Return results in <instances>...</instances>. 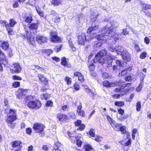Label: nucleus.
<instances>
[{
    "instance_id": "nucleus-55",
    "label": "nucleus",
    "mask_w": 151,
    "mask_h": 151,
    "mask_svg": "<svg viewBox=\"0 0 151 151\" xmlns=\"http://www.w3.org/2000/svg\"><path fill=\"white\" fill-rule=\"evenodd\" d=\"M104 35L102 34H99L96 36V38L99 40H104Z\"/></svg>"
},
{
    "instance_id": "nucleus-2",
    "label": "nucleus",
    "mask_w": 151,
    "mask_h": 151,
    "mask_svg": "<svg viewBox=\"0 0 151 151\" xmlns=\"http://www.w3.org/2000/svg\"><path fill=\"white\" fill-rule=\"evenodd\" d=\"M7 114L9 115L6 118V122L10 128L14 129L16 124L14 122L17 119V111L15 109H10Z\"/></svg>"
},
{
    "instance_id": "nucleus-57",
    "label": "nucleus",
    "mask_w": 151,
    "mask_h": 151,
    "mask_svg": "<svg viewBox=\"0 0 151 151\" xmlns=\"http://www.w3.org/2000/svg\"><path fill=\"white\" fill-rule=\"evenodd\" d=\"M102 138L103 137H102L97 135L96 138H95V140L98 142H100L101 141Z\"/></svg>"
},
{
    "instance_id": "nucleus-23",
    "label": "nucleus",
    "mask_w": 151,
    "mask_h": 151,
    "mask_svg": "<svg viewBox=\"0 0 151 151\" xmlns=\"http://www.w3.org/2000/svg\"><path fill=\"white\" fill-rule=\"evenodd\" d=\"M24 21L29 24L31 23L33 21V17L32 15L29 16H24L23 17Z\"/></svg>"
},
{
    "instance_id": "nucleus-32",
    "label": "nucleus",
    "mask_w": 151,
    "mask_h": 151,
    "mask_svg": "<svg viewBox=\"0 0 151 151\" xmlns=\"http://www.w3.org/2000/svg\"><path fill=\"white\" fill-rule=\"evenodd\" d=\"M113 32V29L110 28H109L106 30L104 33V35L106 36H110L111 35L110 34H112Z\"/></svg>"
},
{
    "instance_id": "nucleus-41",
    "label": "nucleus",
    "mask_w": 151,
    "mask_h": 151,
    "mask_svg": "<svg viewBox=\"0 0 151 151\" xmlns=\"http://www.w3.org/2000/svg\"><path fill=\"white\" fill-rule=\"evenodd\" d=\"M46 107H52L53 106V102L51 100L47 101L45 104Z\"/></svg>"
},
{
    "instance_id": "nucleus-21",
    "label": "nucleus",
    "mask_w": 151,
    "mask_h": 151,
    "mask_svg": "<svg viewBox=\"0 0 151 151\" xmlns=\"http://www.w3.org/2000/svg\"><path fill=\"white\" fill-rule=\"evenodd\" d=\"M42 55L44 56L49 57L52 53L53 50L50 49L42 50Z\"/></svg>"
},
{
    "instance_id": "nucleus-26",
    "label": "nucleus",
    "mask_w": 151,
    "mask_h": 151,
    "mask_svg": "<svg viewBox=\"0 0 151 151\" xmlns=\"http://www.w3.org/2000/svg\"><path fill=\"white\" fill-rule=\"evenodd\" d=\"M1 47L4 50H7L9 48V45L7 41H4L1 44Z\"/></svg>"
},
{
    "instance_id": "nucleus-4",
    "label": "nucleus",
    "mask_w": 151,
    "mask_h": 151,
    "mask_svg": "<svg viewBox=\"0 0 151 151\" xmlns=\"http://www.w3.org/2000/svg\"><path fill=\"white\" fill-rule=\"evenodd\" d=\"M32 128L36 133H38L40 137H43L45 135V126L40 122H36L33 125Z\"/></svg>"
},
{
    "instance_id": "nucleus-13",
    "label": "nucleus",
    "mask_w": 151,
    "mask_h": 151,
    "mask_svg": "<svg viewBox=\"0 0 151 151\" xmlns=\"http://www.w3.org/2000/svg\"><path fill=\"white\" fill-rule=\"evenodd\" d=\"M50 35L51 37V41L53 43L61 42V40L60 37H58L57 32H55L51 31Z\"/></svg>"
},
{
    "instance_id": "nucleus-52",
    "label": "nucleus",
    "mask_w": 151,
    "mask_h": 151,
    "mask_svg": "<svg viewBox=\"0 0 151 151\" xmlns=\"http://www.w3.org/2000/svg\"><path fill=\"white\" fill-rule=\"evenodd\" d=\"M94 27L93 26H91L89 27L87 29L86 33H92L94 31Z\"/></svg>"
},
{
    "instance_id": "nucleus-39",
    "label": "nucleus",
    "mask_w": 151,
    "mask_h": 151,
    "mask_svg": "<svg viewBox=\"0 0 151 151\" xmlns=\"http://www.w3.org/2000/svg\"><path fill=\"white\" fill-rule=\"evenodd\" d=\"M64 80L68 85H70L72 83V79L68 76H65L64 78Z\"/></svg>"
},
{
    "instance_id": "nucleus-48",
    "label": "nucleus",
    "mask_w": 151,
    "mask_h": 151,
    "mask_svg": "<svg viewBox=\"0 0 151 151\" xmlns=\"http://www.w3.org/2000/svg\"><path fill=\"white\" fill-rule=\"evenodd\" d=\"M32 132V129L30 127H27L26 129L25 132L28 135H31Z\"/></svg>"
},
{
    "instance_id": "nucleus-15",
    "label": "nucleus",
    "mask_w": 151,
    "mask_h": 151,
    "mask_svg": "<svg viewBox=\"0 0 151 151\" xmlns=\"http://www.w3.org/2000/svg\"><path fill=\"white\" fill-rule=\"evenodd\" d=\"M0 62H1L5 66L7 65H8V61L6 57L4 52L0 49Z\"/></svg>"
},
{
    "instance_id": "nucleus-54",
    "label": "nucleus",
    "mask_w": 151,
    "mask_h": 151,
    "mask_svg": "<svg viewBox=\"0 0 151 151\" xmlns=\"http://www.w3.org/2000/svg\"><path fill=\"white\" fill-rule=\"evenodd\" d=\"M111 125L114 129H116L119 128L120 127L121 125L119 124H116L115 123H114L113 122L111 124Z\"/></svg>"
},
{
    "instance_id": "nucleus-43",
    "label": "nucleus",
    "mask_w": 151,
    "mask_h": 151,
    "mask_svg": "<svg viewBox=\"0 0 151 151\" xmlns=\"http://www.w3.org/2000/svg\"><path fill=\"white\" fill-rule=\"evenodd\" d=\"M7 54L9 57L11 58L13 56V49L11 48H9L7 50Z\"/></svg>"
},
{
    "instance_id": "nucleus-22",
    "label": "nucleus",
    "mask_w": 151,
    "mask_h": 151,
    "mask_svg": "<svg viewBox=\"0 0 151 151\" xmlns=\"http://www.w3.org/2000/svg\"><path fill=\"white\" fill-rule=\"evenodd\" d=\"M22 143V142L19 140H14L11 142V145L13 148L17 147H21V144Z\"/></svg>"
},
{
    "instance_id": "nucleus-37",
    "label": "nucleus",
    "mask_w": 151,
    "mask_h": 151,
    "mask_svg": "<svg viewBox=\"0 0 151 151\" xmlns=\"http://www.w3.org/2000/svg\"><path fill=\"white\" fill-rule=\"evenodd\" d=\"M119 130L121 132V134H126L127 133L126 127L125 126L120 127Z\"/></svg>"
},
{
    "instance_id": "nucleus-18",
    "label": "nucleus",
    "mask_w": 151,
    "mask_h": 151,
    "mask_svg": "<svg viewBox=\"0 0 151 151\" xmlns=\"http://www.w3.org/2000/svg\"><path fill=\"white\" fill-rule=\"evenodd\" d=\"M37 77L39 81L41 83H44L45 85H47L48 82V80L43 74H38Z\"/></svg>"
},
{
    "instance_id": "nucleus-16",
    "label": "nucleus",
    "mask_w": 151,
    "mask_h": 151,
    "mask_svg": "<svg viewBox=\"0 0 151 151\" xmlns=\"http://www.w3.org/2000/svg\"><path fill=\"white\" fill-rule=\"evenodd\" d=\"M81 121L80 119H78L74 122L75 126L78 127L76 129L77 130L82 131L85 128V125L84 124H81Z\"/></svg>"
},
{
    "instance_id": "nucleus-10",
    "label": "nucleus",
    "mask_w": 151,
    "mask_h": 151,
    "mask_svg": "<svg viewBox=\"0 0 151 151\" xmlns=\"http://www.w3.org/2000/svg\"><path fill=\"white\" fill-rule=\"evenodd\" d=\"M77 43L79 45L84 46L85 42L87 41L85 33H81L77 36Z\"/></svg>"
},
{
    "instance_id": "nucleus-7",
    "label": "nucleus",
    "mask_w": 151,
    "mask_h": 151,
    "mask_svg": "<svg viewBox=\"0 0 151 151\" xmlns=\"http://www.w3.org/2000/svg\"><path fill=\"white\" fill-rule=\"evenodd\" d=\"M93 56V54H90L88 57V67L90 74L92 76H93V71L94 70V58L91 60Z\"/></svg>"
},
{
    "instance_id": "nucleus-8",
    "label": "nucleus",
    "mask_w": 151,
    "mask_h": 151,
    "mask_svg": "<svg viewBox=\"0 0 151 151\" xmlns=\"http://www.w3.org/2000/svg\"><path fill=\"white\" fill-rule=\"evenodd\" d=\"M78 101L75 102L73 104L74 106H77L76 109V112L78 114V115L81 116V117H84L85 116V114L84 111L82 109V104L79 101V104Z\"/></svg>"
},
{
    "instance_id": "nucleus-33",
    "label": "nucleus",
    "mask_w": 151,
    "mask_h": 151,
    "mask_svg": "<svg viewBox=\"0 0 151 151\" xmlns=\"http://www.w3.org/2000/svg\"><path fill=\"white\" fill-rule=\"evenodd\" d=\"M87 35V38H86L87 41H89L93 39L94 37V33H88Z\"/></svg>"
},
{
    "instance_id": "nucleus-62",
    "label": "nucleus",
    "mask_w": 151,
    "mask_h": 151,
    "mask_svg": "<svg viewBox=\"0 0 151 151\" xmlns=\"http://www.w3.org/2000/svg\"><path fill=\"white\" fill-rule=\"evenodd\" d=\"M69 45L71 48V49L73 51H74L76 50V48L75 47L73 44L72 42L71 41H69Z\"/></svg>"
},
{
    "instance_id": "nucleus-53",
    "label": "nucleus",
    "mask_w": 151,
    "mask_h": 151,
    "mask_svg": "<svg viewBox=\"0 0 151 151\" xmlns=\"http://www.w3.org/2000/svg\"><path fill=\"white\" fill-rule=\"evenodd\" d=\"M123 95H124L121 94H115L111 95V96L114 99H118Z\"/></svg>"
},
{
    "instance_id": "nucleus-14",
    "label": "nucleus",
    "mask_w": 151,
    "mask_h": 151,
    "mask_svg": "<svg viewBox=\"0 0 151 151\" xmlns=\"http://www.w3.org/2000/svg\"><path fill=\"white\" fill-rule=\"evenodd\" d=\"M142 11L143 12L145 15L151 18L150 12L149 10L151 9V6L148 4H145L141 8Z\"/></svg>"
},
{
    "instance_id": "nucleus-58",
    "label": "nucleus",
    "mask_w": 151,
    "mask_h": 151,
    "mask_svg": "<svg viewBox=\"0 0 151 151\" xmlns=\"http://www.w3.org/2000/svg\"><path fill=\"white\" fill-rule=\"evenodd\" d=\"M7 24L6 21L0 20V24L3 27L5 26L6 28Z\"/></svg>"
},
{
    "instance_id": "nucleus-63",
    "label": "nucleus",
    "mask_w": 151,
    "mask_h": 151,
    "mask_svg": "<svg viewBox=\"0 0 151 151\" xmlns=\"http://www.w3.org/2000/svg\"><path fill=\"white\" fill-rule=\"evenodd\" d=\"M124 111L121 108L118 109V113L120 115H122L124 113Z\"/></svg>"
},
{
    "instance_id": "nucleus-38",
    "label": "nucleus",
    "mask_w": 151,
    "mask_h": 151,
    "mask_svg": "<svg viewBox=\"0 0 151 151\" xmlns=\"http://www.w3.org/2000/svg\"><path fill=\"white\" fill-rule=\"evenodd\" d=\"M114 105L119 107H122L124 105L123 101H116L114 102Z\"/></svg>"
},
{
    "instance_id": "nucleus-46",
    "label": "nucleus",
    "mask_w": 151,
    "mask_h": 151,
    "mask_svg": "<svg viewBox=\"0 0 151 151\" xmlns=\"http://www.w3.org/2000/svg\"><path fill=\"white\" fill-rule=\"evenodd\" d=\"M141 108V103L140 101H137L136 104V110L137 111H140Z\"/></svg>"
},
{
    "instance_id": "nucleus-60",
    "label": "nucleus",
    "mask_w": 151,
    "mask_h": 151,
    "mask_svg": "<svg viewBox=\"0 0 151 151\" xmlns=\"http://www.w3.org/2000/svg\"><path fill=\"white\" fill-rule=\"evenodd\" d=\"M144 42L146 44H149L150 42L149 38L147 37H145L144 38Z\"/></svg>"
},
{
    "instance_id": "nucleus-9",
    "label": "nucleus",
    "mask_w": 151,
    "mask_h": 151,
    "mask_svg": "<svg viewBox=\"0 0 151 151\" xmlns=\"http://www.w3.org/2000/svg\"><path fill=\"white\" fill-rule=\"evenodd\" d=\"M9 69L12 74L18 73H20L22 68L19 63H14L10 67Z\"/></svg>"
},
{
    "instance_id": "nucleus-12",
    "label": "nucleus",
    "mask_w": 151,
    "mask_h": 151,
    "mask_svg": "<svg viewBox=\"0 0 151 151\" xmlns=\"http://www.w3.org/2000/svg\"><path fill=\"white\" fill-rule=\"evenodd\" d=\"M123 82L120 83V82H115V83L116 84V86H119L120 87V88H116L114 90V91L116 93H119L120 92H122V89H123L124 88L127 87H129L131 85V83H128L126 84H122Z\"/></svg>"
},
{
    "instance_id": "nucleus-17",
    "label": "nucleus",
    "mask_w": 151,
    "mask_h": 151,
    "mask_svg": "<svg viewBox=\"0 0 151 151\" xmlns=\"http://www.w3.org/2000/svg\"><path fill=\"white\" fill-rule=\"evenodd\" d=\"M73 76L74 77H77L78 80L81 83H82L84 81V76L80 72L76 71L74 72Z\"/></svg>"
},
{
    "instance_id": "nucleus-24",
    "label": "nucleus",
    "mask_w": 151,
    "mask_h": 151,
    "mask_svg": "<svg viewBox=\"0 0 151 151\" xmlns=\"http://www.w3.org/2000/svg\"><path fill=\"white\" fill-rule=\"evenodd\" d=\"M52 20L55 23H59L60 22V17L57 13H55L54 14L52 15Z\"/></svg>"
},
{
    "instance_id": "nucleus-28",
    "label": "nucleus",
    "mask_w": 151,
    "mask_h": 151,
    "mask_svg": "<svg viewBox=\"0 0 151 151\" xmlns=\"http://www.w3.org/2000/svg\"><path fill=\"white\" fill-rule=\"evenodd\" d=\"M50 97V95L47 93H43L40 94V99L41 100H47Z\"/></svg>"
},
{
    "instance_id": "nucleus-1",
    "label": "nucleus",
    "mask_w": 151,
    "mask_h": 151,
    "mask_svg": "<svg viewBox=\"0 0 151 151\" xmlns=\"http://www.w3.org/2000/svg\"><path fill=\"white\" fill-rule=\"evenodd\" d=\"M106 50L104 49L100 50L95 55L97 61L101 63L102 65L105 64L107 67L111 66L113 59L111 55H107L106 58H104L107 54Z\"/></svg>"
},
{
    "instance_id": "nucleus-27",
    "label": "nucleus",
    "mask_w": 151,
    "mask_h": 151,
    "mask_svg": "<svg viewBox=\"0 0 151 151\" xmlns=\"http://www.w3.org/2000/svg\"><path fill=\"white\" fill-rule=\"evenodd\" d=\"M62 0H51L50 3L54 7L58 6L62 4Z\"/></svg>"
},
{
    "instance_id": "nucleus-20",
    "label": "nucleus",
    "mask_w": 151,
    "mask_h": 151,
    "mask_svg": "<svg viewBox=\"0 0 151 151\" xmlns=\"http://www.w3.org/2000/svg\"><path fill=\"white\" fill-rule=\"evenodd\" d=\"M30 24L28 26L29 29L34 30H37L38 29L40 24L39 22H33Z\"/></svg>"
},
{
    "instance_id": "nucleus-19",
    "label": "nucleus",
    "mask_w": 151,
    "mask_h": 151,
    "mask_svg": "<svg viewBox=\"0 0 151 151\" xmlns=\"http://www.w3.org/2000/svg\"><path fill=\"white\" fill-rule=\"evenodd\" d=\"M36 40L37 42L40 43L46 42L48 40L46 37L39 35H37L36 36Z\"/></svg>"
},
{
    "instance_id": "nucleus-64",
    "label": "nucleus",
    "mask_w": 151,
    "mask_h": 151,
    "mask_svg": "<svg viewBox=\"0 0 151 151\" xmlns=\"http://www.w3.org/2000/svg\"><path fill=\"white\" fill-rule=\"evenodd\" d=\"M106 118L109 123L110 124H111L113 122L112 119L108 115L106 116Z\"/></svg>"
},
{
    "instance_id": "nucleus-31",
    "label": "nucleus",
    "mask_w": 151,
    "mask_h": 151,
    "mask_svg": "<svg viewBox=\"0 0 151 151\" xmlns=\"http://www.w3.org/2000/svg\"><path fill=\"white\" fill-rule=\"evenodd\" d=\"M61 64L64 66L68 67V64L66 60V58L65 57H63L61 58Z\"/></svg>"
},
{
    "instance_id": "nucleus-6",
    "label": "nucleus",
    "mask_w": 151,
    "mask_h": 151,
    "mask_svg": "<svg viewBox=\"0 0 151 151\" xmlns=\"http://www.w3.org/2000/svg\"><path fill=\"white\" fill-rule=\"evenodd\" d=\"M17 23V21L14 19H11L9 20V23H7L6 26V29L9 35H12L14 34L12 28Z\"/></svg>"
},
{
    "instance_id": "nucleus-11",
    "label": "nucleus",
    "mask_w": 151,
    "mask_h": 151,
    "mask_svg": "<svg viewBox=\"0 0 151 151\" xmlns=\"http://www.w3.org/2000/svg\"><path fill=\"white\" fill-rule=\"evenodd\" d=\"M56 118L61 123L67 122L69 120V118L67 115L61 112L58 113L56 114Z\"/></svg>"
},
{
    "instance_id": "nucleus-42",
    "label": "nucleus",
    "mask_w": 151,
    "mask_h": 151,
    "mask_svg": "<svg viewBox=\"0 0 151 151\" xmlns=\"http://www.w3.org/2000/svg\"><path fill=\"white\" fill-rule=\"evenodd\" d=\"M84 91L90 95L91 96L92 94V96L93 97L94 96V93L93 92L91 91V90L90 89L88 88L87 87L84 88Z\"/></svg>"
},
{
    "instance_id": "nucleus-34",
    "label": "nucleus",
    "mask_w": 151,
    "mask_h": 151,
    "mask_svg": "<svg viewBox=\"0 0 151 151\" xmlns=\"http://www.w3.org/2000/svg\"><path fill=\"white\" fill-rule=\"evenodd\" d=\"M94 130L93 129H91L89 131L86 132V133L89 137H94Z\"/></svg>"
},
{
    "instance_id": "nucleus-51",
    "label": "nucleus",
    "mask_w": 151,
    "mask_h": 151,
    "mask_svg": "<svg viewBox=\"0 0 151 151\" xmlns=\"http://www.w3.org/2000/svg\"><path fill=\"white\" fill-rule=\"evenodd\" d=\"M12 79L14 80L20 81L22 80V78L20 76L15 75L12 76Z\"/></svg>"
},
{
    "instance_id": "nucleus-45",
    "label": "nucleus",
    "mask_w": 151,
    "mask_h": 151,
    "mask_svg": "<svg viewBox=\"0 0 151 151\" xmlns=\"http://www.w3.org/2000/svg\"><path fill=\"white\" fill-rule=\"evenodd\" d=\"M83 148L85 151H90L92 149L91 146L88 144L84 145Z\"/></svg>"
},
{
    "instance_id": "nucleus-40",
    "label": "nucleus",
    "mask_w": 151,
    "mask_h": 151,
    "mask_svg": "<svg viewBox=\"0 0 151 151\" xmlns=\"http://www.w3.org/2000/svg\"><path fill=\"white\" fill-rule=\"evenodd\" d=\"M73 87L76 91H78L80 89V86L78 82H74L73 85Z\"/></svg>"
},
{
    "instance_id": "nucleus-50",
    "label": "nucleus",
    "mask_w": 151,
    "mask_h": 151,
    "mask_svg": "<svg viewBox=\"0 0 151 151\" xmlns=\"http://www.w3.org/2000/svg\"><path fill=\"white\" fill-rule=\"evenodd\" d=\"M62 47V44L60 45L59 46H56L54 48V50L56 52H58L61 50Z\"/></svg>"
},
{
    "instance_id": "nucleus-44",
    "label": "nucleus",
    "mask_w": 151,
    "mask_h": 151,
    "mask_svg": "<svg viewBox=\"0 0 151 151\" xmlns=\"http://www.w3.org/2000/svg\"><path fill=\"white\" fill-rule=\"evenodd\" d=\"M20 83L19 81H14L12 83V86L14 88H17L20 86Z\"/></svg>"
},
{
    "instance_id": "nucleus-5",
    "label": "nucleus",
    "mask_w": 151,
    "mask_h": 151,
    "mask_svg": "<svg viewBox=\"0 0 151 151\" xmlns=\"http://www.w3.org/2000/svg\"><path fill=\"white\" fill-rule=\"evenodd\" d=\"M42 104L41 101L37 99L29 101L27 104V107L32 109L37 110L39 109L41 106Z\"/></svg>"
},
{
    "instance_id": "nucleus-59",
    "label": "nucleus",
    "mask_w": 151,
    "mask_h": 151,
    "mask_svg": "<svg viewBox=\"0 0 151 151\" xmlns=\"http://www.w3.org/2000/svg\"><path fill=\"white\" fill-rule=\"evenodd\" d=\"M18 2L17 1H14L13 4V7L14 8H17L19 6V5L18 4Z\"/></svg>"
},
{
    "instance_id": "nucleus-3",
    "label": "nucleus",
    "mask_w": 151,
    "mask_h": 151,
    "mask_svg": "<svg viewBox=\"0 0 151 151\" xmlns=\"http://www.w3.org/2000/svg\"><path fill=\"white\" fill-rule=\"evenodd\" d=\"M76 131L71 132L68 131L67 133L68 136V139L69 141L73 144H76L78 147H81L83 144V142L81 139L83 138L82 135L80 134H78V135H75Z\"/></svg>"
},
{
    "instance_id": "nucleus-36",
    "label": "nucleus",
    "mask_w": 151,
    "mask_h": 151,
    "mask_svg": "<svg viewBox=\"0 0 151 151\" xmlns=\"http://www.w3.org/2000/svg\"><path fill=\"white\" fill-rule=\"evenodd\" d=\"M144 78L142 79V81H141L139 84L138 86L136 88V90L137 92H139L141 90L142 88V86L143 83Z\"/></svg>"
},
{
    "instance_id": "nucleus-25",
    "label": "nucleus",
    "mask_w": 151,
    "mask_h": 151,
    "mask_svg": "<svg viewBox=\"0 0 151 151\" xmlns=\"http://www.w3.org/2000/svg\"><path fill=\"white\" fill-rule=\"evenodd\" d=\"M104 86L106 87H115L116 86V84L115 83H110L109 81H105L103 82Z\"/></svg>"
},
{
    "instance_id": "nucleus-29",
    "label": "nucleus",
    "mask_w": 151,
    "mask_h": 151,
    "mask_svg": "<svg viewBox=\"0 0 151 151\" xmlns=\"http://www.w3.org/2000/svg\"><path fill=\"white\" fill-rule=\"evenodd\" d=\"M27 89H24L22 88H19L17 91V95L19 98L24 96V93L27 91Z\"/></svg>"
},
{
    "instance_id": "nucleus-35",
    "label": "nucleus",
    "mask_w": 151,
    "mask_h": 151,
    "mask_svg": "<svg viewBox=\"0 0 151 151\" xmlns=\"http://www.w3.org/2000/svg\"><path fill=\"white\" fill-rule=\"evenodd\" d=\"M128 70V68H125L123 70H122L121 72L119 73V76L122 77L125 76L127 73V71Z\"/></svg>"
},
{
    "instance_id": "nucleus-47",
    "label": "nucleus",
    "mask_w": 151,
    "mask_h": 151,
    "mask_svg": "<svg viewBox=\"0 0 151 151\" xmlns=\"http://www.w3.org/2000/svg\"><path fill=\"white\" fill-rule=\"evenodd\" d=\"M61 143L58 142H55L54 145V148L53 149V151L55 149H59V148L61 146Z\"/></svg>"
},
{
    "instance_id": "nucleus-30",
    "label": "nucleus",
    "mask_w": 151,
    "mask_h": 151,
    "mask_svg": "<svg viewBox=\"0 0 151 151\" xmlns=\"http://www.w3.org/2000/svg\"><path fill=\"white\" fill-rule=\"evenodd\" d=\"M27 40L28 42L30 44L33 45L35 44V40L34 37L32 36L28 37L27 38Z\"/></svg>"
},
{
    "instance_id": "nucleus-49",
    "label": "nucleus",
    "mask_w": 151,
    "mask_h": 151,
    "mask_svg": "<svg viewBox=\"0 0 151 151\" xmlns=\"http://www.w3.org/2000/svg\"><path fill=\"white\" fill-rule=\"evenodd\" d=\"M147 53L145 51L142 52L139 55V58L141 59H143L146 57Z\"/></svg>"
},
{
    "instance_id": "nucleus-56",
    "label": "nucleus",
    "mask_w": 151,
    "mask_h": 151,
    "mask_svg": "<svg viewBox=\"0 0 151 151\" xmlns=\"http://www.w3.org/2000/svg\"><path fill=\"white\" fill-rule=\"evenodd\" d=\"M36 11L37 14L40 16L43 17L44 16V14L43 12L41 11L40 9H36Z\"/></svg>"
},
{
    "instance_id": "nucleus-61",
    "label": "nucleus",
    "mask_w": 151,
    "mask_h": 151,
    "mask_svg": "<svg viewBox=\"0 0 151 151\" xmlns=\"http://www.w3.org/2000/svg\"><path fill=\"white\" fill-rule=\"evenodd\" d=\"M134 46L137 52H138L140 51V49L138 44L135 43Z\"/></svg>"
}]
</instances>
